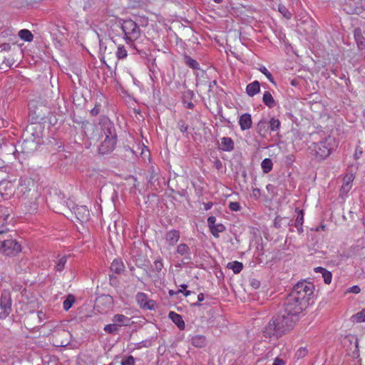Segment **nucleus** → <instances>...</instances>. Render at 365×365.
Segmentation results:
<instances>
[{
	"label": "nucleus",
	"mask_w": 365,
	"mask_h": 365,
	"mask_svg": "<svg viewBox=\"0 0 365 365\" xmlns=\"http://www.w3.org/2000/svg\"><path fill=\"white\" fill-rule=\"evenodd\" d=\"M314 286L311 282L304 280L294 286L284 303V309L299 317L309 302L314 297Z\"/></svg>",
	"instance_id": "nucleus-1"
},
{
	"label": "nucleus",
	"mask_w": 365,
	"mask_h": 365,
	"mask_svg": "<svg viewBox=\"0 0 365 365\" xmlns=\"http://www.w3.org/2000/svg\"><path fill=\"white\" fill-rule=\"evenodd\" d=\"M102 136L104 140L101 143L98 151L100 154L105 155L112 152L116 145V133L113 124L107 118L101 120Z\"/></svg>",
	"instance_id": "nucleus-2"
},
{
	"label": "nucleus",
	"mask_w": 365,
	"mask_h": 365,
	"mask_svg": "<svg viewBox=\"0 0 365 365\" xmlns=\"http://www.w3.org/2000/svg\"><path fill=\"white\" fill-rule=\"evenodd\" d=\"M274 318L276 321V324L278 325V330L279 332H282L283 335L292 329L296 322L299 320V317L286 312L284 309Z\"/></svg>",
	"instance_id": "nucleus-3"
},
{
	"label": "nucleus",
	"mask_w": 365,
	"mask_h": 365,
	"mask_svg": "<svg viewBox=\"0 0 365 365\" xmlns=\"http://www.w3.org/2000/svg\"><path fill=\"white\" fill-rule=\"evenodd\" d=\"M124 34V38L127 43L133 42L140 36V29L138 24L131 19L118 21L117 25Z\"/></svg>",
	"instance_id": "nucleus-4"
},
{
	"label": "nucleus",
	"mask_w": 365,
	"mask_h": 365,
	"mask_svg": "<svg viewBox=\"0 0 365 365\" xmlns=\"http://www.w3.org/2000/svg\"><path fill=\"white\" fill-rule=\"evenodd\" d=\"M71 339V334L70 332L61 326H57L53 330H51L50 340L55 346H66L70 343Z\"/></svg>",
	"instance_id": "nucleus-5"
},
{
	"label": "nucleus",
	"mask_w": 365,
	"mask_h": 365,
	"mask_svg": "<svg viewBox=\"0 0 365 365\" xmlns=\"http://www.w3.org/2000/svg\"><path fill=\"white\" fill-rule=\"evenodd\" d=\"M12 300L11 293L7 290L1 292L0 299V319H6L11 312Z\"/></svg>",
	"instance_id": "nucleus-6"
},
{
	"label": "nucleus",
	"mask_w": 365,
	"mask_h": 365,
	"mask_svg": "<svg viewBox=\"0 0 365 365\" xmlns=\"http://www.w3.org/2000/svg\"><path fill=\"white\" fill-rule=\"evenodd\" d=\"M21 250L20 244L13 239H7L1 242V252L6 255H14Z\"/></svg>",
	"instance_id": "nucleus-7"
},
{
	"label": "nucleus",
	"mask_w": 365,
	"mask_h": 365,
	"mask_svg": "<svg viewBox=\"0 0 365 365\" xmlns=\"http://www.w3.org/2000/svg\"><path fill=\"white\" fill-rule=\"evenodd\" d=\"M263 335L266 338H279L281 337L283 334L282 332H279L278 330V325L276 324V321L273 317L269 323L266 325L263 330Z\"/></svg>",
	"instance_id": "nucleus-8"
},
{
	"label": "nucleus",
	"mask_w": 365,
	"mask_h": 365,
	"mask_svg": "<svg viewBox=\"0 0 365 365\" xmlns=\"http://www.w3.org/2000/svg\"><path fill=\"white\" fill-rule=\"evenodd\" d=\"M336 148L334 138L329 136L324 142H321V158H327Z\"/></svg>",
	"instance_id": "nucleus-9"
},
{
	"label": "nucleus",
	"mask_w": 365,
	"mask_h": 365,
	"mask_svg": "<svg viewBox=\"0 0 365 365\" xmlns=\"http://www.w3.org/2000/svg\"><path fill=\"white\" fill-rule=\"evenodd\" d=\"M362 0H345V9L349 14H359L362 10Z\"/></svg>",
	"instance_id": "nucleus-10"
},
{
	"label": "nucleus",
	"mask_w": 365,
	"mask_h": 365,
	"mask_svg": "<svg viewBox=\"0 0 365 365\" xmlns=\"http://www.w3.org/2000/svg\"><path fill=\"white\" fill-rule=\"evenodd\" d=\"M76 218L81 222H86L90 217V213L88 208L84 205L73 207Z\"/></svg>",
	"instance_id": "nucleus-11"
},
{
	"label": "nucleus",
	"mask_w": 365,
	"mask_h": 365,
	"mask_svg": "<svg viewBox=\"0 0 365 365\" xmlns=\"http://www.w3.org/2000/svg\"><path fill=\"white\" fill-rule=\"evenodd\" d=\"M180 232L176 230H171L166 232L165 240L166 243L170 246H174L177 244L180 239Z\"/></svg>",
	"instance_id": "nucleus-12"
},
{
	"label": "nucleus",
	"mask_w": 365,
	"mask_h": 365,
	"mask_svg": "<svg viewBox=\"0 0 365 365\" xmlns=\"http://www.w3.org/2000/svg\"><path fill=\"white\" fill-rule=\"evenodd\" d=\"M9 218V213H4L2 216L0 217V235L6 234L8 232H9L11 227H13V225L10 224L11 221H8Z\"/></svg>",
	"instance_id": "nucleus-13"
},
{
	"label": "nucleus",
	"mask_w": 365,
	"mask_h": 365,
	"mask_svg": "<svg viewBox=\"0 0 365 365\" xmlns=\"http://www.w3.org/2000/svg\"><path fill=\"white\" fill-rule=\"evenodd\" d=\"M269 130V122L266 118L261 119L257 124L256 131L262 138L266 137Z\"/></svg>",
	"instance_id": "nucleus-14"
},
{
	"label": "nucleus",
	"mask_w": 365,
	"mask_h": 365,
	"mask_svg": "<svg viewBox=\"0 0 365 365\" xmlns=\"http://www.w3.org/2000/svg\"><path fill=\"white\" fill-rule=\"evenodd\" d=\"M239 124L242 130L250 129L252 125L251 115L249 113H244L240 115L239 119Z\"/></svg>",
	"instance_id": "nucleus-15"
},
{
	"label": "nucleus",
	"mask_w": 365,
	"mask_h": 365,
	"mask_svg": "<svg viewBox=\"0 0 365 365\" xmlns=\"http://www.w3.org/2000/svg\"><path fill=\"white\" fill-rule=\"evenodd\" d=\"M35 102L32 101L29 104V109L31 111H34V114L36 115V118L39 120H43L46 118V113L48 111V109L46 106H40V108H36V109L33 110V108L34 107Z\"/></svg>",
	"instance_id": "nucleus-16"
},
{
	"label": "nucleus",
	"mask_w": 365,
	"mask_h": 365,
	"mask_svg": "<svg viewBox=\"0 0 365 365\" xmlns=\"http://www.w3.org/2000/svg\"><path fill=\"white\" fill-rule=\"evenodd\" d=\"M113 322L117 327L128 326L130 323V319L123 314H118L113 316Z\"/></svg>",
	"instance_id": "nucleus-17"
},
{
	"label": "nucleus",
	"mask_w": 365,
	"mask_h": 365,
	"mask_svg": "<svg viewBox=\"0 0 365 365\" xmlns=\"http://www.w3.org/2000/svg\"><path fill=\"white\" fill-rule=\"evenodd\" d=\"M176 252L181 256H185V259L187 261L191 259L190 249L185 243H180L178 245Z\"/></svg>",
	"instance_id": "nucleus-18"
},
{
	"label": "nucleus",
	"mask_w": 365,
	"mask_h": 365,
	"mask_svg": "<svg viewBox=\"0 0 365 365\" xmlns=\"http://www.w3.org/2000/svg\"><path fill=\"white\" fill-rule=\"evenodd\" d=\"M169 317L173 321V322L177 325V327L180 329L182 330L185 329V322H184L182 317L180 314H178L174 312H170L169 313Z\"/></svg>",
	"instance_id": "nucleus-19"
},
{
	"label": "nucleus",
	"mask_w": 365,
	"mask_h": 365,
	"mask_svg": "<svg viewBox=\"0 0 365 365\" xmlns=\"http://www.w3.org/2000/svg\"><path fill=\"white\" fill-rule=\"evenodd\" d=\"M260 91L259 83L257 81H255L252 83L248 84L246 87V92L248 96L252 97Z\"/></svg>",
	"instance_id": "nucleus-20"
},
{
	"label": "nucleus",
	"mask_w": 365,
	"mask_h": 365,
	"mask_svg": "<svg viewBox=\"0 0 365 365\" xmlns=\"http://www.w3.org/2000/svg\"><path fill=\"white\" fill-rule=\"evenodd\" d=\"M125 266L122 261L114 259L110 265V270L115 274H120L124 271Z\"/></svg>",
	"instance_id": "nucleus-21"
},
{
	"label": "nucleus",
	"mask_w": 365,
	"mask_h": 365,
	"mask_svg": "<svg viewBox=\"0 0 365 365\" xmlns=\"http://www.w3.org/2000/svg\"><path fill=\"white\" fill-rule=\"evenodd\" d=\"M222 150L225 151H231L234 149V142L232 138L224 137L221 139Z\"/></svg>",
	"instance_id": "nucleus-22"
},
{
	"label": "nucleus",
	"mask_w": 365,
	"mask_h": 365,
	"mask_svg": "<svg viewBox=\"0 0 365 365\" xmlns=\"http://www.w3.org/2000/svg\"><path fill=\"white\" fill-rule=\"evenodd\" d=\"M192 344L195 347H203L206 344V339L204 336L197 335L192 338Z\"/></svg>",
	"instance_id": "nucleus-23"
},
{
	"label": "nucleus",
	"mask_w": 365,
	"mask_h": 365,
	"mask_svg": "<svg viewBox=\"0 0 365 365\" xmlns=\"http://www.w3.org/2000/svg\"><path fill=\"white\" fill-rule=\"evenodd\" d=\"M262 101L267 106H268L270 108L274 107L275 106V101L272 94L269 91L264 92L262 98Z\"/></svg>",
	"instance_id": "nucleus-24"
},
{
	"label": "nucleus",
	"mask_w": 365,
	"mask_h": 365,
	"mask_svg": "<svg viewBox=\"0 0 365 365\" xmlns=\"http://www.w3.org/2000/svg\"><path fill=\"white\" fill-rule=\"evenodd\" d=\"M354 38L358 45V47L360 49H364L365 48V38L361 36V31L359 29H356L354 31Z\"/></svg>",
	"instance_id": "nucleus-25"
},
{
	"label": "nucleus",
	"mask_w": 365,
	"mask_h": 365,
	"mask_svg": "<svg viewBox=\"0 0 365 365\" xmlns=\"http://www.w3.org/2000/svg\"><path fill=\"white\" fill-rule=\"evenodd\" d=\"M227 267L232 269L235 274H238L242 271L243 264L242 262L235 261L232 262H229Z\"/></svg>",
	"instance_id": "nucleus-26"
},
{
	"label": "nucleus",
	"mask_w": 365,
	"mask_h": 365,
	"mask_svg": "<svg viewBox=\"0 0 365 365\" xmlns=\"http://www.w3.org/2000/svg\"><path fill=\"white\" fill-rule=\"evenodd\" d=\"M184 61L185 63L190 68L195 70L200 69L199 63L197 62V61L192 58L190 56L185 55L184 56Z\"/></svg>",
	"instance_id": "nucleus-27"
},
{
	"label": "nucleus",
	"mask_w": 365,
	"mask_h": 365,
	"mask_svg": "<svg viewBox=\"0 0 365 365\" xmlns=\"http://www.w3.org/2000/svg\"><path fill=\"white\" fill-rule=\"evenodd\" d=\"M19 36L28 42H31L33 40L34 36L31 32L27 29H22L19 32Z\"/></svg>",
	"instance_id": "nucleus-28"
},
{
	"label": "nucleus",
	"mask_w": 365,
	"mask_h": 365,
	"mask_svg": "<svg viewBox=\"0 0 365 365\" xmlns=\"http://www.w3.org/2000/svg\"><path fill=\"white\" fill-rule=\"evenodd\" d=\"M304 221V214L302 210H299L297 219L295 220V227L299 232H302V225Z\"/></svg>",
	"instance_id": "nucleus-29"
},
{
	"label": "nucleus",
	"mask_w": 365,
	"mask_h": 365,
	"mask_svg": "<svg viewBox=\"0 0 365 365\" xmlns=\"http://www.w3.org/2000/svg\"><path fill=\"white\" fill-rule=\"evenodd\" d=\"M321 275L325 284H329L331 283L332 279V274L331 272L321 267Z\"/></svg>",
	"instance_id": "nucleus-30"
},
{
	"label": "nucleus",
	"mask_w": 365,
	"mask_h": 365,
	"mask_svg": "<svg viewBox=\"0 0 365 365\" xmlns=\"http://www.w3.org/2000/svg\"><path fill=\"white\" fill-rule=\"evenodd\" d=\"M353 322L360 323L365 322V308L351 317Z\"/></svg>",
	"instance_id": "nucleus-31"
},
{
	"label": "nucleus",
	"mask_w": 365,
	"mask_h": 365,
	"mask_svg": "<svg viewBox=\"0 0 365 365\" xmlns=\"http://www.w3.org/2000/svg\"><path fill=\"white\" fill-rule=\"evenodd\" d=\"M272 165L273 164L272 160L269 158H265L261 163L262 168L264 173H268L270 172L272 169Z\"/></svg>",
	"instance_id": "nucleus-32"
},
{
	"label": "nucleus",
	"mask_w": 365,
	"mask_h": 365,
	"mask_svg": "<svg viewBox=\"0 0 365 365\" xmlns=\"http://www.w3.org/2000/svg\"><path fill=\"white\" fill-rule=\"evenodd\" d=\"M152 271L156 273L155 277H158V274L162 271L163 268V263L162 259H156L151 267Z\"/></svg>",
	"instance_id": "nucleus-33"
},
{
	"label": "nucleus",
	"mask_w": 365,
	"mask_h": 365,
	"mask_svg": "<svg viewBox=\"0 0 365 365\" xmlns=\"http://www.w3.org/2000/svg\"><path fill=\"white\" fill-rule=\"evenodd\" d=\"M67 259L68 256H63L57 260L55 266L56 271L61 272L64 269L65 264L67 262Z\"/></svg>",
	"instance_id": "nucleus-34"
},
{
	"label": "nucleus",
	"mask_w": 365,
	"mask_h": 365,
	"mask_svg": "<svg viewBox=\"0 0 365 365\" xmlns=\"http://www.w3.org/2000/svg\"><path fill=\"white\" fill-rule=\"evenodd\" d=\"M225 230V227L221 224H217L215 226H214L212 229H210V231L212 234L215 237H219V233L222 232Z\"/></svg>",
	"instance_id": "nucleus-35"
},
{
	"label": "nucleus",
	"mask_w": 365,
	"mask_h": 365,
	"mask_svg": "<svg viewBox=\"0 0 365 365\" xmlns=\"http://www.w3.org/2000/svg\"><path fill=\"white\" fill-rule=\"evenodd\" d=\"M269 130L271 131H277L280 127V121L278 119L272 118L270 120H268Z\"/></svg>",
	"instance_id": "nucleus-36"
},
{
	"label": "nucleus",
	"mask_w": 365,
	"mask_h": 365,
	"mask_svg": "<svg viewBox=\"0 0 365 365\" xmlns=\"http://www.w3.org/2000/svg\"><path fill=\"white\" fill-rule=\"evenodd\" d=\"M75 302V299L73 296L69 295L68 298L63 302V307L65 310H68Z\"/></svg>",
	"instance_id": "nucleus-37"
},
{
	"label": "nucleus",
	"mask_w": 365,
	"mask_h": 365,
	"mask_svg": "<svg viewBox=\"0 0 365 365\" xmlns=\"http://www.w3.org/2000/svg\"><path fill=\"white\" fill-rule=\"evenodd\" d=\"M103 329L108 334H115L118 331L117 325L114 323L106 325Z\"/></svg>",
	"instance_id": "nucleus-38"
},
{
	"label": "nucleus",
	"mask_w": 365,
	"mask_h": 365,
	"mask_svg": "<svg viewBox=\"0 0 365 365\" xmlns=\"http://www.w3.org/2000/svg\"><path fill=\"white\" fill-rule=\"evenodd\" d=\"M116 56L118 59H123L127 56V51L125 49L124 46H119L118 47Z\"/></svg>",
	"instance_id": "nucleus-39"
},
{
	"label": "nucleus",
	"mask_w": 365,
	"mask_h": 365,
	"mask_svg": "<svg viewBox=\"0 0 365 365\" xmlns=\"http://www.w3.org/2000/svg\"><path fill=\"white\" fill-rule=\"evenodd\" d=\"M136 299H137L138 303L142 307H145L146 306L147 296H146L145 294H144V293H138L137 295H136Z\"/></svg>",
	"instance_id": "nucleus-40"
},
{
	"label": "nucleus",
	"mask_w": 365,
	"mask_h": 365,
	"mask_svg": "<svg viewBox=\"0 0 365 365\" xmlns=\"http://www.w3.org/2000/svg\"><path fill=\"white\" fill-rule=\"evenodd\" d=\"M279 11L287 19H289L292 17L291 13L289 10L283 5L279 6Z\"/></svg>",
	"instance_id": "nucleus-41"
},
{
	"label": "nucleus",
	"mask_w": 365,
	"mask_h": 365,
	"mask_svg": "<svg viewBox=\"0 0 365 365\" xmlns=\"http://www.w3.org/2000/svg\"><path fill=\"white\" fill-rule=\"evenodd\" d=\"M259 70L268 78V80L271 83H274V78H273L271 73L264 66L260 67L259 68Z\"/></svg>",
	"instance_id": "nucleus-42"
},
{
	"label": "nucleus",
	"mask_w": 365,
	"mask_h": 365,
	"mask_svg": "<svg viewBox=\"0 0 365 365\" xmlns=\"http://www.w3.org/2000/svg\"><path fill=\"white\" fill-rule=\"evenodd\" d=\"M351 186H352L351 185L343 184L340 189V195L341 197L346 196L348 194V192L350 191Z\"/></svg>",
	"instance_id": "nucleus-43"
},
{
	"label": "nucleus",
	"mask_w": 365,
	"mask_h": 365,
	"mask_svg": "<svg viewBox=\"0 0 365 365\" xmlns=\"http://www.w3.org/2000/svg\"><path fill=\"white\" fill-rule=\"evenodd\" d=\"M307 354L306 348L301 347L296 352V357L297 359L304 358Z\"/></svg>",
	"instance_id": "nucleus-44"
},
{
	"label": "nucleus",
	"mask_w": 365,
	"mask_h": 365,
	"mask_svg": "<svg viewBox=\"0 0 365 365\" xmlns=\"http://www.w3.org/2000/svg\"><path fill=\"white\" fill-rule=\"evenodd\" d=\"M135 361L132 356H129L121 361V365H134Z\"/></svg>",
	"instance_id": "nucleus-45"
},
{
	"label": "nucleus",
	"mask_w": 365,
	"mask_h": 365,
	"mask_svg": "<svg viewBox=\"0 0 365 365\" xmlns=\"http://www.w3.org/2000/svg\"><path fill=\"white\" fill-rule=\"evenodd\" d=\"M229 208L232 211H239L241 209V206L237 202H231L229 204Z\"/></svg>",
	"instance_id": "nucleus-46"
},
{
	"label": "nucleus",
	"mask_w": 365,
	"mask_h": 365,
	"mask_svg": "<svg viewBox=\"0 0 365 365\" xmlns=\"http://www.w3.org/2000/svg\"><path fill=\"white\" fill-rule=\"evenodd\" d=\"M178 126L182 133L186 132L188 129V125H186L185 122L182 120L178 123Z\"/></svg>",
	"instance_id": "nucleus-47"
},
{
	"label": "nucleus",
	"mask_w": 365,
	"mask_h": 365,
	"mask_svg": "<svg viewBox=\"0 0 365 365\" xmlns=\"http://www.w3.org/2000/svg\"><path fill=\"white\" fill-rule=\"evenodd\" d=\"M216 222V218L214 216H210L207 219V224L208 227L210 229H212L214 226H215L217 224Z\"/></svg>",
	"instance_id": "nucleus-48"
},
{
	"label": "nucleus",
	"mask_w": 365,
	"mask_h": 365,
	"mask_svg": "<svg viewBox=\"0 0 365 365\" xmlns=\"http://www.w3.org/2000/svg\"><path fill=\"white\" fill-rule=\"evenodd\" d=\"M354 180L352 175H346L343 180V184L344 185H351V182Z\"/></svg>",
	"instance_id": "nucleus-49"
},
{
	"label": "nucleus",
	"mask_w": 365,
	"mask_h": 365,
	"mask_svg": "<svg viewBox=\"0 0 365 365\" xmlns=\"http://www.w3.org/2000/svg\"><path fill=\"white\" fill-rule=\"evenodd\" d=\"M363 153L362 148L359 146H357L356 148L355 153H354V158L355 159H359Z\"/></svg>",
	"instance_id": "nucleus-50"
},
{
	"label": "nucleus",
	"mask_w": 365,
	"mask_h": 365,
	"mask_svg": "<svg viewBox=\"0 0 365 365\" xmlns=\"http://www.w3.org/2000/svg\"><path fill=\"white\" fill-rule=\"evenodd\" d=\"M361 291V289L359 286L357 285H354V286H352L351 287H350L349 289H348V292H351V293H354V294H358Z\"/></svg>",
	"instance_id": "nucleus-51"
},
{
	"label": "nucleus",
	"mask_w": 365,
	"mask_h": 365,
	"mask_svg": "<svg viewBox=\"0 0 365 365\" xmlns=\"http://www.w3.org/2000/svg\"><path fill=\"white\" fill-rule=\"evenodd\" d=\"M285 361L279 357H276L272 365H284Z\"/></svg>",
	"instance_id": "nucleus-52"
},
{
	"label": "nucleus",
	"mask_w": 365,
	"mask_h": 365,
	"mask_svg": "<svg viewBox=\"0 0 365 365\" xmlns=\"http://www.w3.org/2000/svg\"><path fill=\"white\" fill-rule=\"evenodd\" d=\"M100 112V107L99 106H96L91 110V114L92 115H97Z\"/></svg>",
	"instance_id": "nucleus-53"
},
{
	"label": "nucleus",
	"mask_w": 365,
	"mask_h": 365,
	"mask_svg": "<svg viewBox=\"0 0 365 365\" xmlns=\"http://www.w3.org/2000/svg\"><path fill=\"white\" fill-rule=\"evenodd\" d=\"M37 317L39 319V321L41 322L43 318L45 317V314L41 311L38 312Z\"/></svg>",
	"instance_id": "nucleus-54"
},
{
	"label": "nucleus",
	"mask_w": 365,
	"mask_h": 365,
	"mask_svg": "<svg viewBox=\"0 0 365 365\" xmlns=\"http://www.w3.org/2000/svg\"><path fill=\"white\" fill-rule=\"evenodd\" d=\"M251 284L253 287L257 288L259 286V282L257 280H253Z\"/></svg>",
	"instance_id": "nucleus-55"
},
{
	"label": "nucleus",
	"mask_w": 365,
	"mask_h": 365,
	"mask_svg": "<svg viewBox=\"0 0 365 365\" xmlns=\"http://www.w3.org/2000/svg\"><path fill=\"white\" fill-rule=\"evenodd\" d=\"M192 96H193V92L191 91H187L185 94V97H187V98H192Z\"/></svg>",
	"instance_id": "nucleus-56"
},
{
	"label": "nucleus",
	"mask_w": 365,
	"mask_h": 365,
	"mask_svg": "<svg viewBox=\"0 0 365 365\" xmlns=\"http://www.w3.org/2000/svg\"><path fill=\"white\" fill-rule=\"evenodd\" d=\"M205 299L204 294L202 293H200L197 296L198 302L203 301Z\"/></svg>",
	"instance_id": "nucleus-57"
},
{
	"label": "nucleus",
	"mask_w": 365,
	"mask_h": 365,
	"mask_svg": "<svg viewBox=\"0 0 365 365\" xmlns=\"http://www.w3.org/2000/svg\"><path fill=\"white\" fill-rule=\"evenodd\" d=\"M354 346H355L356 350L358 352L359 351V341H358L357 338H355Z\"/></svg>",
	"instance_id": "nucleus-58"
},
{
	"label": "nucleus",
	"mask_w": 365,
	"mask_h": 365,
	"mask_svg": "<svg viewBox=\"0 0 365 365\" xmlns=\"http://www.w3.org/2000/svg\"><path fill=\"white\" fill-rule=\"evenodd\" d=\"M279 217H276L275 220H274V226L276 227H279Z\"/></svg>",
	"instance_id": "nucleus-59"
},
{
	"label": "nucleus",
	"mask_w": 365,
	"mask_h": 365,
	"mask_svg": "<svg viewBox=\"0 0 365 365\" xmlns=\"http://www.w3.org/2000/svg\"><path fill=\"white\" fill-rule=\"evenodd\" d=\"M193 106H194V105H193V103H189L187 104V107H188L189 108H193Z\"/></svg>",
	"instance_id": "nucleus-60"
},
{
	"label": "nucleus",
	"mask_w": 365,
	"mask_h": 365,
	"mask_svg": "<svg viewBox=\"0 0 365 365\" xmlns=\"http://www.w3.org/2000/svg\"><path fill=\"white\" fill-rule=\"evenodd\" d=\"M190 293H191V292H190V291H185V293H184V294H185V296H186V297H187V296L190 295Z\"/></svg>",
	"instance_id": "nucleus-61"
},
{
	"label": "nucleus",
	"mask_w": 365,
	"mask_h": 365,
	"mask_svg": "<svg viewBox=\"0 0 365 365\" xmlns=\"http://www.w3.org/2000/svg\"><path fill=\"white\" fill-rule=\"evenodd\" d=\"M314 270L315 272L319 273V267H315L314 269Z\"/></svg>",
	"instance_id": "nucleus-62"
},
{
	"label": "nucleus",
	"mask_w": 365,
	"mask_h": 365,
	"mask_svg": "<svg viewBox=\"0 0 365 365\" xmlns=\"http://www.w3.org/2000/svg\"><path fill=\"white\" fill-rule=\"evenodd\" d=\"M180 287L185 289L187 288V285L186 284H181Z\"/></svg>",
	"instance_id": "nucleus-63"
},
{
	"label": "nucleus",
	"mask_w": 365,
	"mask_h": 365,
	"mask_svg": "<svg viewBox=\"0 0 365 365\" xmlns=\"http://www.w3.org/2000/svg\"><path fill=\"white\" fill-rule=\"evenodd\" d=\"M253 192H254V193H257V192H259V189H254Z\"/></svg>",
	"instance_id": "nucleus-64"
}]
</instances>
